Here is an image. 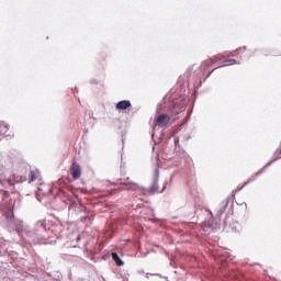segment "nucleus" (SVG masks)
Segmentation results:
<instances>
[{
    "instance_id": "1",
    "label": "nucleus",
    "mask_w": 281,
    "mask_h": 281,
    "mask_svg": "<svg viewBox=\"0 0 281 281\" xmlns=\"http://www.w3.org/2000/svg\"><path fill=\"white\" fill-rule=\"evenodd\" d=\"M218 60H221V55L204 60L200 66V71H202V76L209 78V76H211L212 72L216 69L215 68L210 70V67H212V65H214L215 63H218Z\"/></svg>"
},
{
    "instance_id": "2",
    "label": "nucleus",
    "mask_w": 281,
    "mask_h": 281,
    "mask_svg": "<svg viewBox=\"0 0 281 281\" xmlns=\"http://www.w3.org/2000/svg\"><path fill=\"white\" fill-rule=\"evenodd\" d=\"M155 126H159L160 128H166L168 124H170V115L168 114H159L154 122Z\"/></svg>"
},
{
    "instance_id": "3",
    "label": "nucleus",
    "mask_w": 281,
    "mask_h": 281,
    "mask_svg": "<svg viewBox=\"0 0 281 281\" xmlns=\"http://www.w3.org/2000/svg\"><path fill=\"white\" fill-rule=\"evenodd\" d=\"M70 175L72 176V179L78 180L80 177H82V169L80 168V165L76 161H74L70 166Z\"/></svg>"
},
{
    "instance_id": "4",
    "label": "nucleus",
    "mask_w": 281,
    "mask_h": 281,
    "mask_svg": "<svg viewBox=\"0 0 281 281\" xmlns=\"http://www.w3.org/2000/svg\"><path fill=\"white\" fill-rule=\"evenodd\" d=\"M2 194V201H4V203H9L7 209L10 212H14V203L12 202V199H10V192L9 191H0Z\"/></svg>"
},
{
    "instance_id": "5",
    "label": "nucleus",
    "mask_w": 281,
    "mask_h": 281,
    "mask_svg": "<svg viewBox=\"0 0 281 281\" xmlns=\"http://www.w3.org/2000/svg\"><path fill=\"white\" fill-rule=\"evenodd\" d=\"M150 192H159V169H155L154 171V182L149 188Z\"/></svg>"
},
{
    "instance_id": "6",
    "label": "nucleus",
    "mask_w": 281,
    "mask_h": 281,
    "mask_svg": "<svg viewBox=\"0 0 281 281\" xmlns=\"http://www.w3.org/2000/svg\"><path fill=\"white\" fill-rule=\"evenodd\" d=\"M117 111H126V109H131V101L123 100L116 103L115 105Z\"/></svg>"
},
{
    "instance_id": "7",
    "label": "nucleus",
    "mask_w": 281,
    "mask_h": 281,
    "mask_svg": "<svg viewBox=\"0 0 281 281\" xmlns=\"http://www.w3.org/2000/svg\"><path fill=\"white\" fill-rule=\"evenodd\" d=\"M41 177V171L37 169H31L30 170V178H29V183H33V181H36Z\"/></svg>"
},
{
    "instance_id": "8",
    "label": "nucleus",
    "mask_w": 281,
    "mask_h": 281,
    "mask_svg": "<svg viewBox=\"0 0 281 281\" xmlns=\"http://www.w3.org/2000/svg\"><path fill=\"white\" fill-rule=\"evenodd\" d=\"M112 259L114 260L116 267H123L124 261H122L117 252H112Z\"/></svg>"
},
{
    "instance_id": "9",
    "label": "nucleus",
    "mask_w": 281,
    "mask_h": 281,
    "mask_svg": "<svg viewBox=\"0 0 281 281\" xmlns=\"http://www.w3.org/2000/svg\"><path fill=\"white\" fill-rule=\"evenodd\" d=\"M0 126H1L0 132H1L3 135H7V136L10 135V134H8V131L10 130V126H9L8 124L1 123Z\"/></svg>"
},
{
    "instance_id": "10",
    "label": "nucleus",
    "mask_w": 281,
    "mask_h": 281,
    "mask_svg": "<svg viewBox=\"0 0 281 281\" xmlns=\"http://www.w3.org/2000/svg\"><path fill=\"white\" fill-rule=\"evenodd\" d=\"M224 65H223V67H227V66H229V65H238V61H236V59H226V60H224Z\"/></svg>"
},
{
    "instance_id": "11",
    "label": "nucleus",
    "mask_w": 281,
    "mask_h": 281,
    "mask_svg": "<svg viewBox=\"0 0 281 281\" xmlns=\"http://www.w3.org/2000/svg\"><path fill=\"white\" fill-rule=\"evenodd\" d=\"M278 159H281V150H277L274 154V159L270 161V164H273V161H278Z\"/></svg>"
},
{
    "instance_id": "12",
    "label": "nucleus",
    "mask_w": 281,
    "mask_h": 281,
    "mask_svg": "<svg viewBox=\"0 0 281 281\" xmlns=\"http://www.w3.org/2000/svg\"><path fill=\"white\" fill-rule=\"evenodd\" d=\"M169 111H170V113H175L177 115L180 113L181 110H177L173 108V109H170Z\"/></svg>"
},
{
    "instance_id": "13",
    "label": "nucleus",
    "mask_w": 281,
    "mask_h": 281,
    "mask_svg": "<svg viewBox=\"0 0 281 281\" xmlns=\"http://www.w3.org/2000/svg\"><path fill=\"white\" fill-rule=\"evenodd\" d=\"M115 192H117V190H112L110 194H115Z\"/></svg>"
},
{
    "instance_id": "14",
    "label": "nucleus",
    "mask_w": 281,
    "mask_h": 281,
    "mask_svg": "<svg viewBox=\"0 0 281 281\" xmlns=\"http://www.w3.org/2000/svg\"><path fill=\"white\" fill-rule=\"evenodd\" d=\"M262 171H258L257 173H256V177H258V175H260Z\"/></svg>"
},
{
    "instance_id": "15",
    "label": "nucleus",
    "mask_w": 281,
    "mask_h": 281,
    "mask_svg": "<svg viewBox=\"0 0 281 281\" xmlns=\"http://www.w3.org/2000/svg\"><path fill=\"white\" fill-rule=\"evenodd\" d=\"M133 188H137V184H133Z\"/></svg>"
},
{
    "instance_id": "16",
    "label": "nucleus",
    "mask_w": 281,
    "mask_h": 281,
    "mask_svg": "<svg viewBox=\"0 0 281 281\" xmlns=\"http://www.w3.org/2000/svg\"><path fill=\"white\" fill-rule=\"evenodd\" d=\"M77 240H80V236L77 237Z\"/></svg>"
}]
</instances>
